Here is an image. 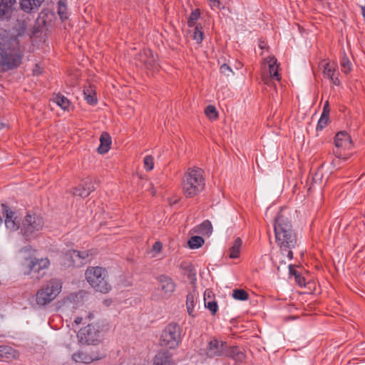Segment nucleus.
I'll list each match as a JSON object with an SVG mask.
<instances>
[{"label": "nucleus", "instance_id": "f257e3e1", "mask_svg": "<svg viewBox=\"0 0 365 365\" xmlns=\"http://www.w3.org/2000/svg\"><path fill=\"white\" fill-rule=\"evenodd\" d=\"M276 243L281 254L291 260L293 258L292 250L298 245L297 235L289 219L281 212L275 218L274 224Z\"/></svg>", "mask_w": 365, "mask_h": 365}, {"label": "nucleus", "instance_id": "f03ea898", "mask_svg": "<svg viewBox=\"0 0 365 365\" xmlns=\"http://www.w3.org/2000/svg\"><path fill=\"white\" fill-rule=\"evenodd\" d=\"M23 57L16 38H0V64L7 68L18 67Z\"/></svg>", "mask_w": 365, "mask_h": 365}, {"label": "nucleus", "instance_id": "7ed1b4c3", "mask_svg": "<svg viewBox=\"0 0 365 365\" xmlns=\"http://www.w3.org/2000/svg\"><path fill=\"white\" fill-rule=\"evenodd\" d=\"M204 171L200 168H188L182 181L183 195L187 198L198 195L205 187Z\"/></svg>", "mask_w": 365, "mask_h": 365}, {"label": "nucleus", "instance_id": "20e7f679", "mask_svg": "<svg viewBox=\"0 0 365 365\" xmlns=\"http://www.w3.org/2000/svg\"><path fill=\"white\" fill-rule=\"evenodd\" d=\"M88 284L96 291L106 294L110 291L111 285L108 282V272L101 267H89L85 272Z\"/></svg>", "mask_w": 365, "mask_h": 365}, {"label": "nucleus", "instance_id": "39448f33", "mask_svg": "<svg viewBox=\"0 0 365 365\" xmlns=\"http://www.w3.org/2000/svg\"><path fill=\"white\" fill-rule=\"evenodd\" d=\"M44 224V219L41 215L29 212L22 220L21 233L26 241H29L38 236Z\"/></svg>", "mask_w": 365, "mask_h": 365}, {"label": "nucleus", "instance_id": "423d86ee", "mask_svg": "<svg viewBox=\"0 0 365 365\" xmlns=\"http://www.w3.org/2000/svg\"><path fill=\"white\" fill-rule=\"evenodd\" d=\"M62 284L60 280L51 279L41 287L36 293V301L39 306H46L52 302L61 291Z\"/></svg>", "mask_w": 365, "mask_h": 365}, {"label": "nucleus", "instance_id": "0eeeda50", "mask_svg": "<svg viewBox=\"0 0 365 365\" xmlns=\"http://www.w3.org/2000/svg\"><path fill=\"white\" fill-rule=\"evenodd\" d=\"M182 341V329L175 322L165 326L160 336V345L168 349H175Z\"/></svg>", "mask_w": 365, "mask_h": 365}, {"label": "nucleus", "instance_id": "6e6552de", "mask_svg": "<svg viewBox=\"0 0 365 365\" xmlns=\"http://www.w3.org/2000/svg\"><path fill=\"white\" fill-rule=\"evenodd\" d=\"M334 143L335 145V149L333 150L334 155L338 158L347 159V157L343 156L342 151L350 150L353 146L349 135L346 131L339 132L334 137Z\"/></svg>", "mask_w": 365, "mask_h": 365}, {"label": "nucleus", "instance_id": "1a4fd4ad", "mask_svg": "<svg viewBox=\"0 0 365 365\" xmlns=\"http://www.w3.org/2000/svg\"><path fill=\"white\" fill-rule=\"evenodd\" d=\"M50 262L47 258L40 259H32L28 265V270L24 272L25 274H30L34 280L38 281L43 277L45 272L43 269L48 267Z\"/></svg>", "mask_w": 365, "mask_h": 365}, {"label": "nucleus", "instance_id": "9d476101", "mask_svg": "<svg viewBox=\"0 0 365 365\" xmlns=\"http://www.w3.org/2000/svg\"><path fill=\"white\" fill-rule=\"evenodd\" d=\"M77 337L82 344H95L99 341V330L96 326L88 324L79 330Z\"/></svg>", "mask_w": 365, "mask_h": 365}, {"label": "nucleus", "instance_id": "9b49d317", "mask_svg": "<svg viewBox=\"0 0 365 365\" xmlns=\"http://www.w3.org/2000/svg\"><path fill=\"white\" fill-rule=\"evenodd\" d=\"M137 60L148 70L156 71L159 67L156 57L154 56L152 51L145 48L140 51Z\"/></svg>", "mask_w": 365, "mask_h": 365}, {"label": "nucleus", "instance_id": "f8f14e48", "mask_svg": "<svg viewBox=\"0 0 365 365\" xmlns=\"http://www.w3.org/2000/svg\"><path fill=\"white\" fill-rule=\"evenodd\" d=\"M158 289L165 298L170 297L175 289V284L169 276L161 274L157 277Z\"/></svg>", "mask_w": 365, "mask_h": 365}, {"label": "nucleus", "instance_id": "ddd939ff", "mask_svg": "<svg viewBox=\"0 0 365 365\" xmlns=\"http://www.w3.org/2000/svg\"><path fill=\"white\" fill-rule=\"evenodd\" d=\"M226 347L227 342L213 339L208 343L207 355L210 358L223 356Z\"/></svg>", "mask_w": 365, "mask_h": 365}, {"label": "nucleus", "instance_id": "4468645a", "mask_svg": "<svg viewBox=\"0 0 365 365\" xmlns=\"http://www.w3.org/2000/svg\"><path fill=\"white\" fill-rule=\"evenodd\" d=\"M2 213L5 217V225L7 229L11 231H16L19 229V221L12 211L6 204H1Z\"/></svg>", "mask_w": 365, "mask_h": 365}, {"label": "nucleus", "instance_id": "2eb2a0df", "mask_svg": "<svg viewBox=\"0 0 365 365\" xmlns=\"http://www.w3.org/2000/svg\"><path fill=\"white\" fill-rule=\"evenodd\" d=\"M323 66L324 76L330 79L335 86H339L341 82L339 79V73L336 64L334 62H327Z\"/></svg>", "mask_w": 365, "mask_h": 365}, {"label": "nucleus", "instance_id": "dca6fc26", "mask_svg": "<svg viewBox=\"0 0 365 365\" xmlns=\"http://www.w3.org/2000/svg\"><path fill=\"white\" fill-rule=\"evenodd\" d=\"M94 190V185L91 179L88 178L83 180L78 186L74 187L72 193L73 195L84 198L88 197Z\"/></svg>", "mask_w": 365, "mask_h": 365}, {"label": "nucleus", "instance_id": "f3484780", "mask_svg": "<svg viewBox=\"0 0 365 365\" xmlns=\"http://www.w3.org/2000/svg\"><path fill=\"white\" fill-rule=\"evenodd\" d=\"M80 251L71 250L65 253L63 257V264L66 267H81L82 262L80 259Z\"/></svg>", "mask_w": 365, "mask_h": 365}, {"label": "nucleus", "instance_id": "a211bd4d", "mask_svg": "<svg viewBox=\"0 0 365 365\" xmlns=\"http://www.w3.org/2000/svg\"><path fill=\"white\" fill-rule=\"evenodd\" d=\"M44 0H20V7L24 12L30 14L37 11Z\"/></svg>", "mask_w": 365, "mask_h": 365}, {"label": "nucleus", "instance_id": "6ab92c4d", "mask_svg": "<svg viewBox=\"0 0 365 365\" xmlns=\"http://www.w3.org/2000/svg\"><path fill=\"white\" fill-rule=\"evenodd\" d=\"M153 365H175L172 359V355L165 351H161L157 353L153 358Z\"/></svg>", "mask_w": 365, "mask_h": 365}, {"label": "nucleus", "instance_id": "aec40b11", "mask_svg": "<svg viewBox=\"0 0 365 365\" xmlns=\"http://www.w3.org/2000/svg\"><path fill=\"white\" fill-rule=\"evenodd\" d=\"M197 302V294L195 292H189L186 297V309L189 316L195 317V307Z\"/></svg>", "mask_w": 365, "mask_h": 365}, {"label": "nucleus", "instance_id": "412c9836", "mask_svg": "<svg viewBox=\"0 0 365 365\" xmlns=\"http://www.w3.org/2000/svg\"><path fill=\"white\" fill-rule=\"evenodd\" d=\"M223 356L229 357L236 361H241L244 358V354L237 346H229L227 344L225 355Z\"/></svg>", "mask_w": 365, "mask_h": 365}, {"label": "nucleus", "instance_id": "4be33fe9", "mask_svg": "<svg viewBox=\"0 0 365 365\" xmlns=\"http://www.w3.org/2000/svg\"><path fill=\"white\" fill-rule=\"evenodd\" d=\"M17 0H0V17L9 14L16 5Z\"/></svg>", "mask_w": 365, "mask_h": 365}, {"label": "nucleus", "instance_id": "5701e85b", "mask_svg": "<svg viewBox=\"0 0 365 365\" xmlns=\"http://www.w3.org/2000/svg\"><path fill=\"white\" fill-rule=\"evenodd\" d=\"M267 61L269 65L270 76L273 78H275L277 81H279L280 75L278 73V65L277 58L274 56H269L267 58Z\"/></svg>", "mask_w": 365, "mask_h": 365}, {"label": "nucleus", "instance_id": "b1692460", "mask_svg": "<svg viewBox=\"0 0 365 365\" xmlns=\"http://www.w3.org/2000/svg\"><path fill=\"white\" fill-rule=\"evenodd\" d=\"M101 144L98 148V151L101 154L106 153L110 149L111 138L108 133H103L100 137Z\"/></svg>", "mask_w": 365, "mask_h": 365}, {"label": "nucleus", "instance_id": "393cba45", "mask_svg": "<svg viewBox=\"0 0 365 365\" xmlns=\"http://www.w3.org/2000/svg\"><path fill=\"white\" fill-rule=\"evenodd\" d=\"M242 245V241L240 237H237L233 245L230 247L228 250V256L231 259L237 258L240 253V248Z\"/></svg>", "mask_w": 365, "mask_h": 365}, {"label": "nucleus", "instance_id": "a878e982", "mask_svg": "<svg viewBox=\"0 0 365 365\" xmlns=\"http://www.w3.org/2000/svg\"><path fill=\"white\" fill-rule=\"evenodd\" d=\"M72 359L76 363L90 364L91 358L87 351H78L72 355Z\"/></svg>", "mask_w": 365, "mask_h": 365}, {"label": "nucleus", "instance_id": "bb28decb", "mask_svg": "<svg viewBox=\"0 0 365 365\" xmlns=\"http://www.w3.org/2000/svg\"><path fill=\"white\" fill-rule=\"evenodd\" d=\"M88 353L91 358V362L103 359L106 356V350L103 348H91Z\"/></svg>", "mask_w": 365, "mask_h": 365}, {"label": "nucleus", "instance_id": "cd10ccee", "mask_svg": "<svg viewBox=\"0 0 365 365\" xmlns=\"http://www.w3.org/2000/svg\"><path fill=\"white\" fill-rule=\"evenodd\" d=\"M53 101L64 110H68L71 105L70 101L64 96L57 94L53 98Z\"/></svg>", "mask_w": 365, "mask_h": 365}, {"label": "nucleus", "instance_id": "c85d7f7f", "mask_svg": "<svg viewBox=\"0 0 365 365\" xmlns=\"http://www.w3.org/2000/svg\"><path fill=\"white\" fill-rule=\"evenodd\" d=\"M341 70L345 74H348L352 69V64L345 53H343L340 59Z\"/></svg>", "mask_w": 365, "mask_h": 365}, {"label": "nucleus", "instance_id": "c756f323", "mask_svg": "<svg viewBox=\"0 0 365 365\" xmlns=\"http://www.w3.org/2000/svg\"><path fill=\"white\" fill-rule=\"evenodd\" d=\"M198 232L203 235H210L212 231V226L209 220H205L198 226Z\"/></svg>", "mask_w": 365, "mask_h": 365}, {"label": "nucleus", "instance_id": "7c9ffc66", "mask_svg": "<svg viewBox=\"0 0 365 365\" xmlns=\"http://www.w3.org/2000/svg\"><path fill=\"white\" fill-rule=\"evenodd\" d=\"M84 98L90 105H95L97 103L96 93L91 89L86 88L83 91Z\"/></svg>", "mask_w": 365, "mask_h": 365}, {"label": "nucleus", "instance_id": "2f4dec72", "mask_svg": "<svg viewBox=\"0 0 365 365\" xmlns=\"http://www.w3.org/2000/svg\"><path fill=\"white\" fill-rule=\"evenodd\" d=\"M201 12L199 9H196L194 11H192L189 16L188 21H187V26L189 27H192L196 24L197 21L200 19Z\"/></svg>", "mask_w": 365, "mask_h": 365}, {"label": "nucleus", "instance_id": "473e14b6", "mask_svg": "<svg viewBox=\"0 0 365 365\" xmlns=\"http://www.w3.org/2000/svg\"><path fill=\"white\" fill-rule=\"evenodd\" d=\"M204 243V240L200 236H193L188 240V245L191 249L199 248Z\"/></svg>", "mask_w": 365, "mask_h": 365}, {"label": "nucleus", "instance_id": "72a5a7b5", "mask_svg": "<svg viewBox=\"0 0 365 365\" xmlns=\"http://www.w3.org/2000/svg\"><path fill=\"white\" fill-rule=\"evenodd\" d=\"M58 14L60 19L64 21L68 19L67 7L66 4L63 1H59L58 3Z\"/></svg>", "mask_w": 365, "mask_h": 365}, {"label": "nucleus", "instance_id": "f704fd0d", "mask_svg": "<svg viewBox=\"0 0 365 365\" xmlns=\"http://www.w3.org/2000/svg\"><path fill=\"white\" fill-rule=\"evenodd\" d=\"M232 297L237 300L245 301L248 299L249 294L244 289H234L232 292Z\"/></svg>", "mask_w": 365, "mask_h": 365}, {"label": "nucleus", "instance_id": "c9c22d12", "mask_svg": "<svg viewBox=\"0 0 365 365\" xmlns=\"http://www.w3.org/2000/svg\"><path fill=\"white\" fill-rule=\"evenodd\" d=\"M205 113L211 120H215L218 117L217 111L214 106L209 105L205 109Z\"/></svg>", "mask_w": 365, "mask_h": 365}, {"label": "nucleus", "instance_id": "e433bc0d", "mask_svg": "<svg viewBox=\"0 0 365 365\" xmlns=\"http://www.w3.org/2000/svg\"><path fill=\"white\" fill-rule=\"evenodd\" d=\"M193 37L197 43H201L202 41L204 38V33L202 31V26L200 24L195 25Z\"/></svg>", "mask_w": 365, "mask_h": 365}, {"label": "nucleus", "instance_id": "4c0bfd02", "mask_svg": "<svg viewBox=\"0 0 365 365\" xmlns=\"http://www.w3.org/2000/svg\"><path fill=\"white\" fill-rule=\"evenodd\" d=\"M329 120V117L321 115L319 120H318L317 125V130H322L328 124Z\"/></svg>", "mask_w": 365, "mask_h": 365}, {"label": "nucleus", "instance_id": "58836bf2", "mask_svg": "<svg viewBox=\"0 0 365 365\" xmlns=\"http://www.w3.org/2000/svg\"><path fill=\"white\" fill-rule=\"evenodd\" d=\"M205 307L211 312L212 315H215L218 310L217 302L215 300L210 302L205 301Z\"/></svg>", "mask_w": 365, "mask_h": 365}, {"label": "nucleus", "instance_id": "ea45409f", "mask_svg": "<svg viewBox=\"0 0 365 365\" xmlns=\"http://www.w3.org/2000/svg\"><path fill=\"white\" fill-rule=\"evenodd\" d=\"M144 166L147 171H150L153 169L154 161L153 158L151 155H146L144 158Z\"/></svg>", "mask_w": 365, "mask_h": 365}, {"label": "nucleus", "instance_id": "a19ab883", "mask_svg": "<svg viewBox=\"0 0 365 365\" xmlns=\"http://www.w3.org/2000/svg\"><path fill=\"white\" fill-rule=\"evenodd\" d=\"M212 10H221L223 9L220 0H207Z\"/></svg>", "mask_w": 365, "mask_h": 365}, {"label": "nucleus", "instance_id": "79ce46f5", "mask_svg": "<svg viewBox=\"0 0 365 365\" xmlns=\"http://www.w3.org/2000/svg\"><path fill=\"white\" fill-rule=\"evenodd\" d=\"M163 245L160 241H157L154 243L152 247L151 252H153L152 257H155L158 253L162 250Z\"/></svg>", "mask_w": 365, "mask_h": 365}, {"label": "nucleus", "instance_id": "37998d69", "mask_svg": "<svg viewBox=\"0 0 365 365\" xmlns=\"http://www.w3.org/2000/svg\"><path fill=\"white\" fill-rule=\"evenodd\" d=\"M91 256V252L89 250L80 251V259L82 262V265L86 264L88 260L89 257Z\"/></svg>", "mask_w": 365, "mask_h": 365}, {"label": "nucleus", "instance_id": "c03bdc74", "mask_svg": "<svg viewBox=\"0 0 365 365\" xmlns=\"http://www.w3.org/2000/svg\"><path fill=\"white\" fill-rule=\"evenodd\" d=\"M220 71L222 74L230 76L231 74H233V71L230 66H228L227 63H223L220 68Z\"/></svg>", "mask_w": 365, "mask_h": 365}, {"label": "nucleus", "instance_id": "a18cd8bd", "mask_svg": "<svg viewBox=\"0 0 365 365\" xmlns=\"http://www.w3.org/2000/svg\"><path fill=\"white\" fill-rule=\"evenodd\" d=\"M329 113H330L329 104L328 101H326L324 105L323 111H322V113L321 115L329 117Z\"/></svg>", "mask_w": 365, "mask_h": 365}, {"label": "nucleus", "instance_id": "49530a36", "mask_svg": "<svg viewBox=\"0 0 365 365\" xmlns=\"http://www.w3.org/2000/svg\"><path fill=\"white\" fill-rule=\"evenodd\" d=\"M212 294V292L207 289L205 290V293H204V300L205 301H207V298H210V295Z\"/></svg>", "mask_w": 365, "mask_h": 365}, {"label": "nucleus", "instance_id": "de8ad7c7", "mask_svg": "<svg viewBox=\"0 0 365 365\" xmlns=\"http://www.w3.org/2000/svg\"><path fill=\"white\" fill-rule=\"evenodd\" d=\"M289 272H290L292 274H294V275H295V277H296V278H298V277H300L299 275H298V274H297V272H296V271H294V270L292 268V265H291V264H289Z\"/></svg>", "mask_w": 365, "mask_h": 365}, {"label": "nucleus", "instance_id": "09e8293b", "mask_svg": "<svg viewBox=\"0 0 365 365\" xmlns=\"http://www.w3.org/2000/svg\"><path fill=\"white\" fill-rule=\"evenodd\" d=\"M82 320H83L82 317H77L74 319V322H75L76 324H81Z\"/></svg>", "mask_w": 365, "mask_h": 365}, {"label": "nucleus", "instance_id": "8fccbe9b", "mask_svg": "<svg viewBox=\"0 0 365 365\" xmlns=\"http://www.w3.org/2000/svg\"><path fill=\"white\" fill-rule=\"evenodd\" d=\"M259 46L261 49H264L266 46V44L264 42L262 41L259 43Z\"/></svg>", "mask_w": 365, "mask_h": 365}, {"label": "nucleus", "instance_id": "3c124183", "mask_svg": "<svg viewBox=\"0 0 365 365\" xmlns=\"http://www.w3.org/2000/svg\"><path fill=\"white\" fill-rule=\"evenodd\" d=\"M272 261H273V263L275 264V266H277V269L279 270V265H277V259H274V258H272Z\"/></svg>", "mask_w": 365, "mask_h": 365}, {"label": "nucleus", "instance_id": "603ef678", "mask_svg": "<svg viewBox=\"0 0 365 365\" xmlns=\"http://www.w3.org/2000/svg\"><path fill=\"white\" fill-rule=\"evenodd\" d=\"M3 223V220H2V217L0 216V226L2 225Z\"/></svg>", "mask_w": 365, "mask_h": 365}, {"label": "nucleus", "instance_id": "864d4df0", "mask_svg": "<svg viewBox=\"0 0 365 365\" xmlns=\"http://www.w3.org/2000/svg\"><path fill=\"white\" fill-rule=\"evenodd\" d=\"M0 124H1V126L0 127V129H1V128H4V127H5V125H4V123H0Z\"/></svg>", "mask_w": 365, "mask_h": 365}]
</instances>
